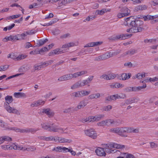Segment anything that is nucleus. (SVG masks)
<instances>
[{"instance_id":"f257e3e1","label":"nucleus","mask_w":158,"mask_h":158,"mask_svg":"<svg viewBox=\"0 0 158 158\" xmlns=\"http://www.w3.org/2000/svg\"><path fill=\"white\" fill-rule=\"evenodd\" d=\"M131 17L127 18L126 20H127L126 23L125 24L128 26L129 24L131 27V33L142 31L143 29V28L141 27L143 24V22L139 20H132L131 19Z\"/></svg>"},{"instance_id":"f03ea898","label":"nucleus","mask_w":158,"mask_h":158,"mask_svg":"<svg viewBox=\"0 0 158 158\" xmlns=\"http://www.w3.org/2000/svg\"><path fill=\"white\" fill-rule=\"evenodd\" d=\"M10 130L15 131L16 132H20L21 133H31L32 134H34L37 131L39 130L40 129L37 128L36 129L33 128H26L25 129H20L15 127L8 128Z\"/></svg>"},{"instance_id":"7ed1b4c3","label":"nucleus","mask_w":158,"mask_h":158,"mask_svg":"<svg viewBox=\"0 0 158 158\" xmlns=\"http://www.w3.org/2000/svg\"><path fill=\"white\" fill-rule=\"evenodd\" d=\"M85 134L93 139H95L97 136V133L94 129L92 128L85 130Z\"/></svg>"},{"instance_id":"20e7f679","label":"nucleus","mask_w":158,"mask_h":158,"mask_svg":"<svg viewBox=\"0 0 158 158\" xmlns=\"http://www.w3.org/2000/svg\"><path fill=\"white\" fill-rule=\"evenodd\" d=\"M48 131H50L58 132L61 133H62L64 131L63 128L58 127V126L55 125L54 124L49 125Z\"/></svg>"},{"instance_id":"39448f33","label":"nucleus","mask_w":158,"mask_h":158,"mask_svg":"<svg viewBox=\"0 0 158 158\" xmlns=\"http://www.w3.org/2000/svg\"><path fill=\"white\" fill-rule=\"evenodd\" d=\"M4 107L6 110L10 113H13L18 114L19 113V111L16 109L11 107L9 104H5Z\"/></svg>"},{"instance_id":"423d86ee","label":"nucleus","mask_w":158,"mask_h":158,"mask_svg":"<svg viewBox=\"0 0 158 158\" xmlns=\"http://www.w3.org/2000/svg\"><path fill=\"white\" fill-rule=\"evenodd\" d=\"M95 152L97 155L100 156H105L106 155L103 148H98L95 150Z\"/></svg>"},{"instance_id":"0eeeda50","label":"nucleus","mask_w":158,"mask_h":158,"mask_svg":"<svg viewBox=\"0 0 158 158\" xmlns=\"http://www.w3.org/2000/svg\"><path fill=\"white\" fill-rule=\"evenodd\" d=\"M42 110V112L46 114L49 117L53 116L54 114V112L49 108L44 109Z\"/></svg>"},{"instance_id":"6e6552de","label":"nucleus","mask_w":158,"mask_h":158,"mask_svg":"<svg viewBox=\"0 0 158 158\" xmlns=\"http://www.w3.org/2000/svg\"><path fill=\"white\" fill-rule=\"evenodd\" d=\"M87 73L86 71H82L81 72H78L75 73L73 74L70 73L72 79L73 78H76L79 76L83 75Z\"/></svg>"},{"instance_id":"1a4fd4ad","label":"nucleus","mask_w":158,"mask_h":158,"mask_svg":"<svg viewBox=\"0 0 158 158\" xmlns=\"http://www.w3.org/2000/svg\"><path fill=\"white\" fill-rule=\"evenodd\" d=\"M102 41L96 42L89 43L84 46V48L94 47L95 46L100 45L102 44Z\"/></svg>"},{"instance_id":"9d476101","label":"nucleus","mask_w":158,"mask_h":158,"mask_svg":"<svg viewBox=\"0 0 158 158\" xmlns=\"http://www.w3.org/2000/svg\"><path fill=\"white\" fill-rule=\"evenodd\" d=\"M72 78L71 74L69 73L60 77L58 79L60 81H62L71 80Z\"/></svg>"},{"instance_id":"9b49d317","label":"nucleus","mask_w":158,"mask_h":158,"mask_svg":"<svg viewBox=\"0 0 158 158\" xmlns=\"http://www.w3.org/2000/svg\"><path fill=\"white\" fill-rule=\"evenodd\" d=\"M146 84H144L142 86L132 87V92H138L140 91L142 89L145 88H146Z\"/></svg>"},{"instance_id":"f8f14e48","label":"nucleus","mask_w":158,"mask_h":158,"mask_svg":"<svg viewBox=\"0 0 158 158\" xmlns=\"http://www.w3.org/2000/svg\"><path fill=\"white\" fill-rule=\"evenodd\" d=\"M102 77L104 79L110 80L114 79L116 77V75L114 74L111 73L108 75H103Z\"/></svg>"},{"instance_id":"ddd939ff","label":"nucleus","mask_w":158,"mask_h":158,"mask_svg":"<svg viewBox=\"0 0 158 158\" xmlns=\"http://www.w3.org/2000/svg\"><path fill=\"white\" fill-rule=\"evenodd\" d=\"M87 103L88 102L85 100L81 101L79 102L77 107L76 108V110H77L79 109L83 108L87 105Z\"/></svg>"},{"instance_id":"4468645a","label":"nucleus","mask_w":158,"mask_h":158,"mask_svg":"<svg viewBox=\"0 0 158 158\" xmlns=\"http://www.w3.org/2000/svg\"><path fill=\"white\" fill-rule=\"evenodd\" d=\"M118 130V135L124 137L127 136V135L124 134L126 133V127L119 128Z\"/></svg>"},{"instance_id":"2eb2a0df","label":"nucleus","mask_w":158,"mask_h":158,"mask_svg":"<svg viewBox=\"0 0 158 158\" xmlns=\"http://www.w3.org/2000/svg\"><path fill=\"white\" fill-rule=\"evenodd\" d=\"M44 103V101H42L41 100H39L36 102H34L33 103L31 104V106L32 107L37 106L41 105H43Z\"/></svg>"},{"instance_id":"dca6fc26","label":"nucleus","mask_w":158,"mask_h":158,"mask_svg":"<svg viewBox=\"0 0 158 158\" xmlns=\"http://www.w3.org/2000/svg\"><path fill=\"white\" fill-rule=\"evenodd\" d=\"M136 51L135 49H131L124 53L121 55V57H123L127 55H129L130 56L136 53Z\"/></svg>"},{"instance_id":"f3484780","label":"nucleus","mask_w":158,"mask_h":158,"mask_svg":"<svg viewBox=\"0 0 158 158\" xmlns=\"http://www.w3.org/2000/svg\"><path fill=\"white\" fill-rule=\"evenodd\" d=\"M104 116L103 114H99L98 115L95 116H91V119H92V122L94 121H99L101 118H103Z\"/></svg>"},{"instance_id":"a211bd4d","label":"nucleus","mask_w":158,"mask_h":158,"mask_svg":"<svg viewBox=\"0 0 158 158\" xmlns=\"http://www.w3.org/2000/svg\"><path fill=\"white\" fill-rule=\"evenodd\" d=\"M121 11L122 12L125 16H127L129 15L130 12V10L127 7H122L121 9Z\"/></svg>"},{"instance_id":"6ab92c4d","label":"nucleus","mask_w":158,"mask_h":158,"mask_svg":"<svg viewBox=\"0 0 158 158\" xmlns=\"http://www.w3.org/2000/svg\"><path fill=\"white\" fill-rule=\"evenodd\" d=\"M147 8V6L145 5H138L135 8V10L138 11L139 10H145Z\"/></svg>"},{"instance_id":"aec40b11","label":"nucleus","mask_w":158,"mask_h":158,"mask_svg":"<svg viewBox=\"0 0 158 158\" xmlns=\"http://www.w3.org/2000/svg\"><path fill=\"white\" fill-rule=\"evenodd\" d=\"M132 35L128 34H123L119 35L120 40H125L131 36Z\"/></svg>"},{"instance_id":"412c9836","label":"nucleus","mask_w":158,"mask_h":158,"mask_svg":"<svg viewBox=\"0 0 158 158\" xmlns=\"http://www.w3.org/2000/svg\"><path fill=\"white\" fill-rule=\"evenodd\" d=\"M14 95L15 97L17 98L21 97H26V95L25 94L19 92L15 93H14Z\"/></svg>"},{"instance_id":"4be33fe9","label":"nucleus","mask_w":158,"mask_h":158,"mask_svg":"<svg viewBox=\"0 0 158 158\" xmlns=\"http://www.w3.org/2000/svg\"><path fill=\"white\" fill-rule=\"evenodd\" d=\"M118 75L117 78L120 80H125L127 79V74L125 73H123L121 74H120Z\"/></svg>"},{"instance_id":"5701e85b","label":"nucleus","mask_w":158,"mask_h":158,"mask_svg":"<svg viewBox=\"0 0 158 158\" xmlns=\"http://www.w3.org/2000/svg\"><path fill=\"white\" fill-rule=\"evenodd\" d=\"M102 57L103 60H104L112 57V56L111 52H109L102 55Z\"/></svg>"},{"instance_id":"b1692460","label":"nucleus","mask_w":158,"mask_h":158,"mask_svg":"<svg viewBox=\"0 0 158 158\" xmlns=\"http://www.w3.org/2000/svg\"><path fill=\"white\" fill-rule=\"evenodd\" d=\"M80 85L81 82L80 81H78L71 86V89H74L79 88V87H81Z\"/></svg>"},{"instance_id":"393cba45","label":"nucleus","mask_w":158,"mask_h":158,"mask_svg":"<svg viewBox=\"0 0 158 158\" xmlns=\"http://www.w3.org/2000/svg\"><path fill=\"white\" fill-rule=\"evenodd\" d=\"M100 97V94L99 93H98L95 94H92L89 95L88 97V98L90 99H92L94 98H97Z\"/></svg>"},{"instance_id":"a878e982","label":"nucleus","mask_w":158,"mask_h":158,"mask_svg":"<svg viewBox=\"0 0 158 158\" xmlns=\"http://www.w3.org/2000/svg\"><path fill=\"white\" fill-rule=\"evenodd\" d=\"M5 100L6 102L5 104L9 103L12 102L13 101V99L12 96L7 95L5 98Z\"/></svg>"},{"instance_id":"bb28decb","label":"nucleus","mask_w":158,"mask_h":158,"mask_svg":"<svg viewBox=\"0 0 158 158\" xmlns=\"http://www.w3.org/2000/svg\"><path fill=\"white\" fill-rule=\"evenodd\" d=\"M13 149L15 150L18 149L20 150H26L27 148L25 147H23L22 146L16 145L15 143H14Z\"/></svg>"},{"instance_id":"cd10ccee","label":"nucleus","mask_w":158,"mask_h":158,"mask_svg":"<svg viewBox=\"0 0 158 158\" xmlns=\"http://www.w3.org/2000/svg\"><path fill=\"white\" fill-rule=\"evenodd\" d=\"M71 96L73 98L81 97L80 91L74 92L72 93Z\"/></svg>"},{"instance_id":"c85d7f7f","label":"nucleus","mask_w":158,"mask_h":158,"mask_svg":"<svg viewBox=\"0 0 158 158\" xmlns=\"http://www.w3.org/2000/svg\"><path fill=\"white\" fill-rule=\"evenodd\" d=\"M43 67H42L40 63V64H35L33 66L34 71H35L36 70L38 71Z\"/></svg>"},{"instance_id":"c756f323","label":"nucleus","mask_w":158,"mask_h":158,"mask_svg":"<svg viewBox=\"0 0 158 158\" xmlns=\"http://www.w3.org/2000/svg\"><path fill=\"white\" fill-rule=\"evenodd\" d=\"M27 35L26 32L23 33L21 34H18L17 35L18 40H23L24 39V37L27 36Z\"/></svg>"},{"instance_id":"7c9ffc66","label":"nucleus","mask_w":158,"mask_h":158,"mask_svg":"<svg viewBox=\"0 0 158 158\" xmlns=\"http://www.w3.org/2000/svg\"><path fill=\"white\" fill-rule=\"evenodd\" d=\"M115 96L113 95H110L105 98V102L107 103L108 101H110L112 100H114Z\"/></svg>"},{"instance_id":"2f4dec72","label":"nucleus","mask_w":158,"mask_h":158,"mask_svg":"<svg viewBox=\"0 0 158 158\" xmlns=\"http://www.w3.org/2000/svg\"><path fill=\"white\" fill-rule=\"evenodd\" d=\"M108 39L109 40L112 41L120 40L119 35L110 37L108 38Z\"/></svg>"},{"instance_id":"473e14b6","label":"nucleus","mask_w":158,"mask_h":158,"mask_svg":"<svg viewBox=\"0 0 158 158\" xmlns=\"http://www.w3.org/2000/svg\"><path fill=\"white\" fill-rule=\"evenodd\" d=\"M112 108V106L110 105L107 106H105L102 107V110L106 111H109Z\"/></svg>"},{"instance_id":"72a5a7b5","label":"nucleus","mask_w":158,"mask_h":158,"mask_svg":"<svg viewBox=\"0 0 158 158\" xmlns=\"http://www.w3.org/2000/svg\"><path fill=\"white\" fill-rule=\"evenodd\" d=\"M80 92L81 95V97L88 95L90 93V91H87L85 90H81L80 91Z\"/></svg>"},{"instance_id":"f704fd0d","label":"nucleus","mask_w":158,"mask_h":158,"mask_svg":"<svg viewBox=\"0 0 158 158\" xmlns=\"http://www.w3.org/2000/svg\"><path fill=\"white\" fill-rule=\"evenodd\" d=\"M105 149V152L108 153H115L116 152V150H112L109 148H104Z\"/></svg>"},{"instance_id":"c9c22d12","label":"nucleus","mask_w":158,"mask_h":158,"mask_svg":"<svg viewBox=\"0 0 158 158\" xmlns=\"http://www.w3.org/2000/svg\"><path fill=\"white\" fill-rule=\"evenodd\" d=\"M73 111L74 110L73 108L69 107L67 109H64L63 111V112L65 114H69L73 112Z\"/></svg>"},{"instance_id":"e433bc0d","label":"nucleus","mask_w":158,"mask_h":158,"mask_svg":"<svg viewBox=\"0 0 158 158\" xmlns=\"http://www.w3.org/2000/svg\"><path fill=\"white\" fill-rule=\"evenodd\" d=\"M106 126H109L111 124L114 123V121L112 119H107L105 120Z\"/></svg>"},{"instance_id":"4c0bfd02","label":"nucleus","mask_w":158,"mask_h":158,"mask_svg":"<svg viewBox=\"0 0 158 158\" xmlns=\"http://www.w3.org/2000/svg\"><path fill=\"white\" fill-rule=\"evenodd\" d=\"M42 127L44 130H47L49 129V125L47 123H44L41 124Z\"/></svg>"},{"instance_id":"58836bf2","label":"nucleus","mask_w":158,"mask_h":158,"mask_svg":"<svg viewBox=\"0 0 158 158\" xmlns=\"http://www.w3.org/2000/svg\"><path fill=\"white\" fill-rule=\"evenodd\" d=\"M64 138L56 136V138L54 139V141L55 142H57V141H58L59 143H63L64 141Z\"/></svg>"},{"instance_id":"ea45409f","label":"nucleus","mask_w":158,"mask_h":158,"mask_svg":"<svg viewBox=\"0 0 158 158\" xmlns=\"http://www.w3.org/2000/svg\"><path fill=\"white\" fill-rule=\"evenodd\" d=\"M125 148V146L124 145L115 143V148L122 149L124 148Z\"/></svg>"},{"instance_id":"a19ab883","label":"nucleus","mask_w":158,"mask_h":158,"mask_svg":"<svg viewBox=\"0 0 158 158\" xmlns=\"http://www.w3.org/2000/svg\"><path fill=\"white\" fill-rule=\"evenodd\" d=\"M70 34L69 33H67L61 35L60 36V38L62 39H66L70 36Z\"/></svg>"},{"instance_id":"79ce46f5","label":"nucleus","mask_w":158,"mask_h":158,"mask_svg":"<svg viewBox=\"0 0 158 158\" xmlns=\"http://www.w3.org/2000/svg\"><path fill=\"white\" fill-rule=\"evenodd\" d=\"M26 66H23L19 69V71L20 72H25L28 70V69L26 68Z\"/></svg>"},{"instance_id":"37998d69","label":"nucleus","mask_w":158,"mask_h":158,"mask_svg":"<svg viewBox=\"0 0 158 158\" xmlns=\"http://www.w3.org/2000/svg\"><path fill=\"white\" fill-rule=\"evenodd\" d=\"M129 99L131 104L135 102H137L139 100V98H135V97L130 98Z\"/></svg>"},{"instance_id":"c03bdc74","label":"nucleus","mask_w":158,"mask_h":158,"mask_svg":"<svg viewBox=\"0 0 158 158\" xmlns=\"http://www.w3.org/2000/svg\"><path fill=\"white\" fill-rule=\"evenodd\" d=\"M9 65H6L4 66H0V71H4L6 70L9 68Z\"/></svg>"},{"instance_id":"a18cd8bd","label":"nucleus","mask_w":158,"mask_h":158,"mask_svg":"<svg viewBox=\"0 0 158 158\" xmlns=\"http://www.w3.org/2000/svg\"><path fill=\"white\" fill-rule=\"evenodd\" d=\"M52 51L55 55L59 54L62 53H63V52H62L63 51H61L60 49L57 48Z\"/></svg>"},{"instance_id":"49530a36","label":"nucleus","mask_w":158,"mask_h":158,"mask_svg":"<svg viewBox=\"0 0 158 158\" xmlns=\"http://www.w3.org/2000/svg\"><path fill=\"white\" fill-rule=\"evenodd\" d=\"M27 56L26 55H21L19 56L16 58L17 60H20L25 59Z\"/></svg>"},{"instance_id":"de8ad7c7","label":"nucleus","mask_w":158,"mask_h":158,"mask_svg":"<svg viewBox=\"0 0 158 158\" xmlns=\"http://www.w3.org/2000/svg\"><path fill=\"white\" fill-rule=\"evenodd\" d=\"M37 32V31L35 30L32 29L26 32L27 35H31L35 34Z\"/></svg>"},{"instance_id":"09e8293b","label":"nucleus","mask_w":158,"mask_h":158,"mask_svg":"<svg viewBox=\"0 0 158 158\" xmlns=\"http://www.w3.org/2000/svg\"><path fill=\"white\" fill-rule=\"evenodd\" d=\"M124 92L125 93L132 92V87H127L123 89Z\"/></svg>"},{"instance_id":"8fccbe9b","label":"nucleus","mask_w":158,"mask_h":158,"mask_svg":"<svg viewBox=\"0 0 158 158\" xmlns=\"http://www.w3.org/2000/svg\"><path fill=\"white\" fill-rule=\"evenodd\" d=\"M52 33L55 35H57L60 33V31L58 29H56L52 30Z\"/></svg>"},{"instance_id":"3c124183","label":"nucleus","mask_w":158,"mask_h":158,"mask_svg":"<svg viewBox=\"0 0 158 158\" xmlns=\"http://www.w3.org/2000/svg\"><path fill=\"white\" fill-rule=\"evenodd\" d=\"M48 41V40L47 39H45L43 40H41L39 41V45L38 46H40L43 45L46 42Z\"/></svg>"},{"instance_id":"603ef678","label":"nucleus","mask_w":158,"mask_h":158,"mask_svg":"<svg viewBox=\"0 0 158 158\" xmlns=\"http://www.w3.org/2000/svg\"><path fill=\"white\" fill-rule=\"evenodd\" d=\"M0 127H5L6 128L5 129V130L8 129V130H10L8 128H11V127L9 128L8 127H5V125L4 124V122H3V121L2 120H1V119H0Z\"/></svg>"},{"instance_id":"864d4df0","label":"nucleus","mask_w":158,"mask_h":158,"mask_svg":"<svg viewBox=\"0 0 158 158\" xmlns=\"http://www.w3.org/2000/svg\"><path fill=\"white\" fill-rule=\"evenodd\" d=\"M156 41V40L154 39H146L144 40V42L145 43H154Z\"/></svg>"},{"instance_id":"5fc2aeb1","label":"nucleus","mask_w":158,"mask_h":158,"mask_svg":"<svg viewBox=\"0 0 158 158\" xmlns=\"http://www.w3.org/2000/svg\"><path fill=\"white\" fill-rule=\"evenodd\" d=\"M152 17H151V15H147L146 16L144 15V17H143V19L144 21H148L150 20H152L151 18Z\"/></svg>"},{"instance_id":"6e6d98bb","label":"nucleus","mask_w":158,"mask_h":158,"mask_svg":"<svg viewBox=\"0 0 158 158\" xmlns=\"http://www.w3.org/2000/svg\"><path fill=\"white\" fill-rule=\"evenodd\" d=\"M70 151V149L68 148L63 147L61 148V152H67Z\"/></svg>"},{"instance_id":"4d7b16f0","label":"nucleus","mask_w":158,"mask_h":158,"mask_svg":"<svg viewBox=\"0 0 158 158\" xmlns=\"http://www.w3.org/2000/svg\"><path fill=\"white\" fill-rule=\"evenodd\" d=\"M61 147L54 148L52 151H54L56 152H61Z\"/></svg>"},{"instance_id":"13d9d810","label":"nucleus","mask_w":158,"mask_h":158,"mask_svg":"<svg viewBox=\"0 0 158 158\" xmlns=\"http://www.w3.org/2000/svg\"><path fill=\"white\" fill-rule=\"evenodd\" d=\"M97 125L99 126H103L106 125L105 120L102 121L101 122L98 123Z\"/></svg>"},{"instance_id":"bf43d9fd","label":"nucleus","mask_w":158,"mask_h":158,"mask_svg":"<svg viewBox=\"0 0 158 158\" xmlns=\"http://www.w3.org/2000/svg\"><path fill=\"white\" fill-rule=\"evenodd\" d=\"M82 122L83 121H84L85 122H90L93 121L92 119H91V117H89L88 118H86L84 120L82 119L81 120Z\"/></svg>"},{"instance_id":"052dcab7","label":"nucleus","mask_w":158,"mask_h":158,"mask_svg":"<svg viewBox=\"0 0 158 158\" xmlns=\"http://www.w3.org/2000/svg\"><path fill=\"white\" fill-rule=\"evenodd\" d=\"M150 144L151 147L153 148H155L158 147V145L153 142H151L150 143Z\"/></svg>"},{"instance_id":"680f3d73","label":"nucleus","mask_w":158,"mask_h":158,"mask_svg":"<svg viewBox=\"0 0 158 158\" xmlns=\"http://www.w3.org/2000/svg\"><path fill=\"white\" fill-rule=\"evenodd\" d=\"M56 138V137H54L53 136H51L49 137H46V141H52L54 140V139Z\"/></svg>"},{"instance_id":"e2e57ef3","label":"nucleus","mask_w":158,"mask_h":158,"mask_svg":"<svg viewBox=\"0 0 158 158\" xmlns=\"http://www.w3.org/2000/svg\"><path fill=\"white\" fill-rule=\"evenodd\" d=\"M3 138H4V141H11L12 139V138L9 136H3Z\"/></svg>"},{"instance_id":"0e129e2a","label":"nucleus","mask_w":158,"mask_h":158,"mask_svg":"<svg viewBox=\"0 0 158 158\" xmlns=\"http://www.w3.org/2000/svg\"><path fill=\"white\" fill-rule=\"evenodd\" d=\"M133 128L126 127V133L132 132Z\"/></svg>"},{"instance_id":"69168bd1","label":"nucleus","mask_w":158,"mask_h":158,"mask_svg":"<svg viewBox=\"0 0 158 158\" xmlns=\"http://www.w3.org/2000/svg\"><path fill=\"white\" fill-rule=\"evenodd\" d=\"M121 51L120 50H117L115 52H111V54H112V56H115L118 54H119L121 52Z\"/></svg>"},{"instance_id":"338daca9","label":"nucleus","mask_w":158,"mask_h":158,"mask_svg":"<svg viewBox=\"0 0 158 158\" xmlns=\"http://www.w3.org/2000/svg\"><path fill=\"white\" fill-rule=\"evenodd\" d=\"M136 78H137L139 79H142L143 77V75L142 74L140 73H138L136 75Z\"/></svg>"},{"instance_id":"774afa93","label":"nucleus","mask_w":158,"mask_h":158,"mask_svg":"<svg viewBox=\"0 0 158 158\" xmlns=\"http://www.w3.org/2000/svg\"><path fill=\"white\" fill-rule=\"evenodd\" d=\"M30 47H32V45L29 42H27L24 45L25 48H28Z\"/></svg>"}]
</instances>
